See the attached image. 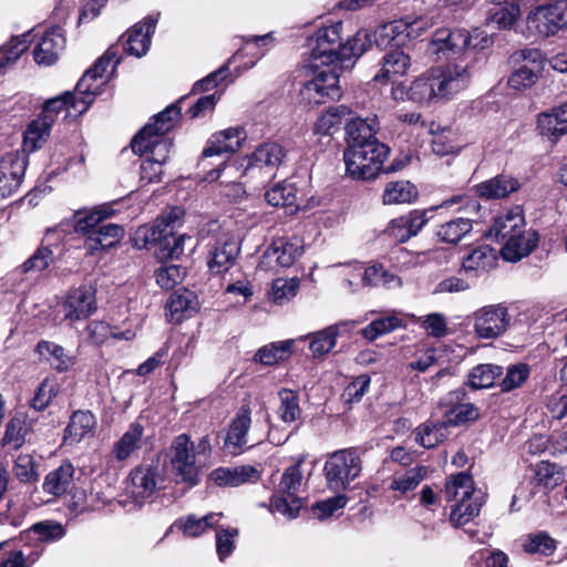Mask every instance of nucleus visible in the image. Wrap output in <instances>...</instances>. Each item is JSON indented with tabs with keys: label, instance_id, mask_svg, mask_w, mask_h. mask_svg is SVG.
<instances>
[{
	"label": "nucleus",
	"instance_id": "5fc2aeb1",
	"mask_svg": "<svg viewBox=\"0 0 567 567\" xmlns=\"http://www.w3.org/2000/svg\"><path fill=\"white\" fill-rule=\"evenodd\" d=\"M472 228L473 224L470 218L458 217L441 224L435 234L440 241L457 244L472 231Z\"/></svg>",
	"mask_w": 567,
	"mask_h": 567
},
{
	"label": "nucleus",
	"instance_id": "3c124183",
	"mask_svg": "<svg viewBox=\"0 0 567 567\" xmlns=\"http://www.w3.org/2000/svg\"><path fill=\"white\" fill-rule=\"evenodd\" d=\"M372 44L371 34L367 30H359L355 34L341 43L339 63L344 64L352 59L360 58Z\"/></svg>",
	"mask_w": 567,
	"mask_h": 567
},
{
	"label": "nucleus",
	"instance_id": "a878e982",
	"mask_svg": "<svg viewBox=\"0 0 567 567\" xmlns=\"http://www.w3.org/2000/svg\"><path fill=\"white\" fill-rule=\"evenodd\" d=\"M538 240L537 231L525 228L522 234L508 238V241L501 247V255L506 261H519L536 248Z\"/></svg>",
	"mask_w": 567,
	"mask_h": 567
},
{
	"label": "nucleus",
	"instance_id": "cd10ccee",
	"mask_svg": "<svg viewBox=\"0 0 567 567\" xmlns=\"http://www.w3.org/2000/svg\"><path fill=\"white\" fill-rule=\"evenodd\" d=\"M353 324V322L344 321L309 336V350L312 357L320 358L329 353L334 348L337 338L343 332H349Z\"/></svg>",
	"mask_w": 567,
	"mask_h": 567
},
{
	"label": "nucleus",
	"instance_id": "79ce46f5",
	"mask_svg": "<svg viewBox=\"0 0 567 567\" xmlns=\"http://www.w3.org/2000/svg\"><path fill=\"white\" fill-rule=\"evenodd\" d=\"M75 470L71 463H63L49 472L43 482L44 492L54 496L66 493L73 482Z\"/></svg>",
	"mask_w": 567,
	"mask_h": 567
},
{
	"label": "nucleus",
	"instance_id": "864d4df0",
	"mask_svg": "<svg viewBox=\"0 0 567 567\" xmlns=\"http://www.w3.org/2000/svg\"><path fill=\"white\" fill-rule=\"evenodd\" d=\"M73 234L71 221L64 220L47 229L41 245L51 250L56 257H60L64 254L69 237Z\"/></svg>",
	"mask_w": 567,
	"mask_h": 567
},
{
	"label": "nucleus",
	"instance_id": "f704fd0d",
	"mask_svg": "<svg viewBox=\"0 0 567 567\" xmlns=\"http://www.w3.org/2000/svg\"><path fill=\"white\" fill-rule=\"evenodd\" d=\"M350 114L351 111L346 105L329 107L315 122L313 134L320 136H332L343 124H346Z\"/></svg>",
	"mask_w": 567,
	"mask_h": 567
},
{
	"label": "nucleus",
	"instance_id": "5701e85b",
	"mask_svg": "<svg viewBox=\"0 0 567 567\" xmlns=\"http://www.w3.org/2000/svg\"><path fill=\"white\" fill-rule=\"evenodd\" d=\"M239 250V241L236 237L219 238L210 251L209 270L215 274L226 272L235 264Z\"/></svg>",
	"mask_w": 567,
	"mask_h": 567
},
{
	"label": "nucleus",
	"instance_id": "c03bdc74",
	"mask_svg": "<svg viewBox=\"0 0 567 567\" xmlns=\"http://www.w3.org/2000/svg\"><path fill=\"white\" fill-rule=\"evenodd\" d=\"M198 301L196 295L188 289L176 290L167 302V309L172 320L181 321L184 317L197 311Z\"/></svg>",
	"mask_w": 567,
	"mask_h": 567
},
{
	"label": "nucleus",
	"instance_id": "9d476101",
	"mask_svg": "<svg viewBox=\"0 0 567 567\" xmlns=\"http://www.w3.org/2000/svg\"><path fill=\"white\" fill-rule=\"evenodd\" d=\"M342 28V22H336L318 29L308 38L312 68H318L319 64L339 63Z\"/></svg>",
	"mask_w": 567,
	"mask_h": 567
},
{
	"label": "nucleus",
	"instance_id": "774afa93",
	"mask_svg": "<svg viewBox=\"0 0 567 567\" xmlns=\"http://www.w3.org/2000/svg\"><path fill=\"white\" fill-rule=\"evenodd\" d=\"M402 326V319H400L395 313H390L373 320L361 330V333L365 339L373 341L380 336L392 332Z\"/></svg>",
	"mask_w": 567,
	"mask_h": 567
},
{
	"label": "nucleus",
	"instance_id": "39448f33",
	"mask_svg": "<svg viewBox=\"0 0 567 567\" xmlns=\"http://www.w3.org/2000/svg\"><path fill=\"white\" fill-rule=\"evenodd\" d=\"M390 148L381 142L347 146L343 158L347 173L354 179L375 178L383 169Z\"/></svg>",
	"mask_w": 567,
	"mask_h": 567
},
{
	"label": "nucleus",
	"instance_id": "37998d69",
	"mask_svg": "<svg viewBox=\"0 0 567 567\" xmlns=\"http://www.w3.org/2000/svg\"><path fill=\"white\" fill-rule=\"evenodd\" d=\"M295 342L293 339H288L268 343L256 351L252 360L262 365H274L289 358L292 353Z\"/></svg>",
	"mask_w": 567,
	"mask_h": 567
},
{
	"label": "nucleus",
	"instance_id": "473e14b6",
	"mask_svg": "<svg viewBox=\"0 0 567 567\" xmlns=\"http://www.w3.org/2000/svg\"><path fill=\"white\" fill-rule=\"evenodd\" d=\"M209 477L218 486L237 487L248 482H256L259 478V473L254 466L244 465L234 468H216Z\"/></svg>",
	"mask_w": 567,
	"mask_h": 567
},
{
	"label": "nucleus",
	"instance_id": "0e129e2a",
	"mask_svg": "<svg viewBox=\"0 0 567 567\" xmlns=\"http://www.w3.org/2000/svg\"><path fill=\"white\" fill-rule=\"evenodd\" d=\"M427 470L425 466H416L403 474H396L390 483V488L406 495L414 491L419 484L425 478Z\"/></svg>",
	"mask_w": 567,
	"mask_h": 567
},
{
	"label": "nucleus",
	"instance_id": "ea45409f",
	"mask_svg": "<svg viewBox=\"0 0 567 567\" xmlns=\"http://www.w3.org/2000/svg\"><path fill=\"white\" fill-rule=\"evenodd\" d=\"M346 131L348 135V146L363 145L368 142H379L374 134L377 132L375 118H348L346 121Z\"/></svg>",
	"mask_w": 567,
	"mask_h": 567
},
{
	"label": "nucleus",
	"instance_id": "f3484780",
	"mask_svg": "<svg viewBox=\"0 0 567 567\" xmlns=\"http://www.w3.org/2000/svg\"><path fill=\"white\" fill-rule=\"evenodd\" d=\"M95 289L92 286H81L71 291L64 303V319L71 322L86 319L96 310Z\"/></svg>",
	"mask_w": 567,
	"mask_h": 567
},
{
	"label": "nucleus",
	"instance_id": "2eb2a0df",
	"mask_svg": "<svg viewBox=\"0 0 567 567\" xmlns=\"http://www.w3.org/2000/svg\"><path fill=\"white\" fill-rule=\"evenodd\" d=\"M251 425V411L247 406H241L236 416L231 420L228 426L227 435L225 437L224 446L231 454H239L248 446L250 442L248 431ZM261 442V439H256L251 442L249 447H252Z\"/></svg>",
	"mask_w": 567,
	"mask_h": 567
},
{
	"label": "nucleus",
	"instance_id": "4be33fe9",
	"mask_svg": "<svg viewBox=\"0 0 567 567\" xmlns=\"http://www.w3.org/2000/svg\"><path fill=\"white\" fill-rule=\"evenodd\" d=\"M464 390H455L444 399L443 404L449 408L444 413L446 424L460 425L478 417V409L470 402H464Z\"/></svg>",
	"mask_w": 567,
	"mask_h": 567
},
{
	"label": "nucleus",
	"instance_id": "c9c22d12",
	"mask_svg": "<svg viewBox=\"0 0 567 567\" xmlns=\"http://www.w3.org/2000/svg\"><path fill=\"white\" fill-rule=\"evenodd\" d=\"M267 203L275 207L285 208L286 213L292 215L299 209L297 188L291 183L276 184L265 194Z\"/></svg>",
	"mask_w": 567,
	"mask_h": 567
},
{
	"label": "nucleus",
	"instance_id": "338daca9",
	"mask_svg": "<svg viewBox=\"0 0 567 567\" xmlns=\"http://www.w3.org/2000/svg\"><path fill=\"white\" fill-rule=\"evenodd\" d=\"M75 101H80V99L75 97V91L74 92H65L59 96H55L53 99H50L45 102L41 116L45 117L51 124L54 123L56 115L63 110L66 109L69 112H74L80 114L73 104Z\"/></svg>",
	"mask_w": 567,
	"mask_h": 567
},
{
	"label": "nucleus",
	"instance_id": "7c9ffc66",
	"mask_svg": "<svg viewBox=\"0 0 567 567\" xmlns=\"http://www.w3.org/2000/svg\"><path fill=\"white\" fill-rule=\"evenodd\" d=\"M519 182L506 174H499L475 186L476 194L485 199H499L519 189Z\"/></svg>",
	"mask_w": 567,
	"mask_h": 567
},
{
	"label": "nucleus",
	"instance_id": "f8f14e48",
	"mask_svg": "<svg viewBox=\"0 0 567 567\" xmlns=\"http://www.w3.org/2000/svg\"><path fill=\"white\" fill-rule=\"evenodd\" d=\"M528 29L549 37L567 28V0H555L536 7L527 17Z\"/></svg>",
	"mask_w": 567,
	"mask_h": 567
},
{
	"label": "nucleus",
	"instance_id": "f257e3e1",
	"mask_svg": "<svg viewBox=\"0 0 567 567\" xmlns=\"http://www.w3.org/2000/svg\"><path fill=\"white\" fill-rule=\"evenodd\" d=\"M177 104L167 106L154 117V123L146 124L133 138V153L145 156L141 164V181L145 184L157 183L163 174V165L168 159L172 140L167 133L179 118Z\"/></svg>",
	"mask_w": 567,
	"mask_h": 567
},
{
	"label": "nucleus",
	"instance_id": "de8ad7c7",
	"mask_svg": "<svg viewBox=\"0 0 567 567\" xmlns=\"http://www.w3.org/2000/svg\"><path fill=\"white\" fill-rule=\"evenodd\" d=\"M52 124L43 116L33 120L23 134V153H32L43 146L47 142Z\"/></svg>",
	"mask_w": 567,
	"mask_h": 567
},
{
	"label": "nucleus",
	"instance_id": "aec40b11",
	"mask_svg": "<svg viewBox=\"0 0 567 567\" xmlns=\"http://www.w3.org/2000/svg\"><path fill=\"white\" fill-rule=\"evenodd\" d=\"M110 501V495L101 480H94L89 488H75L71 495V505L74 511H99Z\"/></svg>",
	"mask_w": 567,
	"mask_h": 567
},
{
	"label": "nucleus",
	"instance_id": "dca6fc26",
	"mask_svg": "<svg viewBox=\"0 0 567 567\" xmlns=\"http://www.w3.org/2000/svg\"><path fill=\"white\" fill-rule=\"evenodd\" d=\"M156 23L157 19L152 16L135 23L121 39L123 50L127 54L136 58L144 56L151 47V40Z\"/></svg>",
	"mask_w": 567,
	"mask_h": 567
},
{
	"label": "nucleus",
	"instance_id": "393cba45",
	"mask_svg": "<svg viewBox=\"0 0 567 567\" xmlns=\"http://www.w3.org/2000/svg\"><path fill=\"white\" fill-rule=\"evenodd\" d=\"M246 140V133L241 127H229L215 133L209 138L203 152L204 157L223 155L236 152Z\"/></svg>",
	"mask_w": 567,
	"mask_h": 567
},
{
	"label": "nucleus",
	"instance_id": "49530a36",
	"mask_svg": "<svg viewBox=\"0 0 567 567\" xmlns=\"http://www.w3.org/2000/svg\"><path fill=\"white\" fill-rule=\"evenodd\" d=\"M32 426V419L27 413L17 412L7 425V430L2 439L3 445H8L13 449L20 447Z\"/></svg>",
	"mask_w": 567,
	"mask_h": 567
},
{
	"label": "nucleus",
	"instance_id": "9b49d317",
	"mask_svg": "<svg viewBox=\"0 0 567 567\" xmlns=\"http://www.w3.org/2000/svg\"><path fill=\"white\" fill-rule=\"evenodd\" d=\"M470 319L476 337L486 340L499 338L511 324L508 309L502 303L481 307L471 315Z\"/></svg>",
	"mask_w": 567,
	"mask_h": 567
},
{
	"label": "nucleus",
	"instance_id": "0eeeda50",
	"mask_svg": "<svg viewBox=\"0 0 567 567\" xmlns=\"http://www.w3.org/2000/svg\"><path fill=\"white\" fill-rule=\"evenodd\" d=\"M165 468L158 463L141 464L125 480L124 496L135 506H142L165 487Z\"/></svg>",
	"mask_w": 567,
	"mask_h": 567
},
{
	"label": "nucleus",
	"instance_id": "72a5a7b5",
	"mask_svg": "<svg viewBox=\"0 0 567 567\" xmlns=\"http://www.w3.org/2000/svg\"><path fill=\"white\" fill-rule=\"evenodd\" d=\"M471 42L466 49V63H451L453 66L466 68L467 73V85L472 73L477 63L483 59V51L492 47L493 38L485 31L475 29L473 32L470 31Z\"/></svg>",
	"mask_w": 567,
	"mask_h": 567
},
{
	"label": "nucleus",
	"instance_id": "69168bd1",
	"mask_svg": "<svg viewBox=\"0 0 567 567\" xmlns=\"http://www.w3.org/2000/svg\"><path fill=\"white\" fill-rule=\"evenodd\" d=\"M28 35L13 38L8 44L0 48V74H4L20 59L29 47Z\"/></svg>",
	"mask_w": 567,
	"mask_h": 567
},
{
	"label": "nucleus",
	"instance_id": "13d9d810",
	"mask_svg": "<svg viewBox=\"0 0 567 567\" xmlns=\"http://www.w3.org/2000/svg\"><path fill=\"white\" fill-rule=\"evenodd\" d=\"M364 278L365 286L383 287L386 289H399L402 286V279L381 264L367 266Z\"/></svg>",
	"mask_w": 567,
	"mask_h": 567
},
{
	"label": "nucleus",
	"instance_id": "7ed1b4c3",
	"mask_svg": "<svg viewBox=\"0 0 567 567\" xmlns=\"http://www.w3.org/2000/svg\"><path fill=\"white\" fill-rule=\"evenodd\" d=\"M171 451V464L177 480L196 485L212 452L208 435L202 436L195 444L187 434H179L173 440Z\"/></svg>",
	"mask_w": 567,
	"mask_h": 567
},
{
	"label": "nucleus",
	"instance_id": "c756f323",
	"mask_svg": "<svg viewBox=\"0 0 567 567\" xmlns=\"http://www.w3.org/2000/svg\"><path fill=\"white\" fill-rule=\"evenodd\" d=\"M124 237V228L118 224H105L93 231L84 240L83 247L87 254L114 247Z\"/></svg>",
	"mask_w": 567,
	"mask_h": 567
},
{
	"label": "nucleus",
	"instance_id": "09e8293b",
	"mask_svg": "<svg viewBox=\"0 0 567 567\" xmlns=\"http://www.w3.org/2000/svg\"><path fill=\"white\" fill-rule=\"evenodd\" d=\"M91 342L100 344L112 337L115 340H132L136 331L132 328L120 330L116 326H110L103 321H92L86 327Z\"/></svg>",
	"mask_w": 567,
	"mask_h": 567
},
{
	"label": "nucleus",
	"instance_id": "b1692460",
	"mask_svg": "<svg viewBox=\"0 0 567 567\" xmlns=\"http://www.w3.org/2000/svg\"><path fill=\"white\" fill-rule=\"evenodd\" d=\"M65 38L60 28L45 31L33 50L38 64L52 65L64 49Z\"/></svg>",
	"mask_w": 567,
	"mask_h": 567
},
{
	"label": "nucleus",
	"instance_id": "a19ab883",
	"mask_svg": "<svg viewBox=\"0 0 567 567\" xmlns=\"http://www.w3.org/2000/svg\"><path fill=\"white\" fill-rule=\"evenodd\" d=\"M37 351L59 372L70 370L75 363L73 355L69 354L63 347L51 341H40L37 344Z\"/></svg>",
	"mask_w": 567,
	"mask_h": 567
},
{
	"label": "nucleus",
	"instance_id": "680f3d73",
	"mask_svg": "<svg viewBox=\"0 0 567 567\" xmlns=\"http://www.w3.org/2000/svg\"><path fill=\"white\" fill-rule=\"evenodd\" d=\"M429 132L433 135L432 151L439 156L454 154L458 151V145L455 143L453 132L449 128H442L435 123L429 125Z\"/></svg>",
	"mask_w": 567,
	"mask_h": 567
},
{
	"label": "nucleus",
	"instance_id": "6e6d98bb",
	"mask_svg": "<svg viewBox=\"0 0 567 567\" xmlns=\"http://www.w3.org/2000/svg\"><path fill=\"white\" fill-rule=\"evenodd\" d=\"M339 63L332 64H319L315 69L312 80L324 89V94H328L329 99H337L340 96L339 87Z\"/></svg>",
	"mask_w": 567,
	"mask_h": 567
},
{
	"label": "nucleus",
	"instance_id": "6ab92c4d",
	"mask_svg": "<svg viewBox=\"0 0 567 567\" xmlns=\"http://www.w3.org/2000/svg\"><path fill=\"white\" fill-rule=\"evenodd\" d=\"M285 156L286 152L280 144L275 142L265 143L254 152L247 172L252 174L256 169H264L266 177L272 178Z\"/></svg>",
	"mask_w": 567,
	"mask_h": 567
},
{
	"label": "nucleus",
	"instance_id": "052dcab7",
	"mask_svg": "<svg viewBox=\"0 0 567 567\" xmlns=\"http://www.w3.org/2000/svg\"><path fill=\"white\" fill-rule=\"evenodd\" d=\"M447 424L444 422H426L416 429V441L425 449L435 447L447 435Z\"/></svg>",
	"mask_w": 567,
	"mask_h": 567
},
{
	"label": "nucleus",
	"instance_id": "20e7f679",
	"mask_svg": "<svg viewBox=\"0 0 567 567\" xmlns=\"http://www.w3.org/2000/svg\"><path fill=\"white\" fill-rule=\"evenodd\" d=\"M443 495L446 502H455L450 514V522L455 527L478 516L485 503L483 491L475 488L472 476L464 472L453 475L446 482Z\"/></svg>",
	"mask_w": 567,
	"mask_h": 567
},
{
	"label": "nucleus",
	"instance_id": "e433bc0d",
	"mask_svg": "<svg viewBox=\"0 0 567 567\" xmlns=\"http://www.w3.org/2000/svg\"><path fill=\"white\" fill-rule=\"evenodd\" d=\"M495 250L488 245H481L472 249L462 261V269L465 272H473L478 276L492 269L496 264Z\"/></svg>",
	"mask_w": 567,
	"mask_h": 567
},
{
	"label": "nucleus",
	"instance_id": "4c0bfd02",
	"mask_svg": "<svg viewBox=\"0 0 567 567\" xmlns=\"http://www.w3.org/2000/svg\"><path fill=\"white\" fill-rule=\"evenodd\" d=\"M144 427L140 423L130 424L123 435L113 444L112 454L120 461H126L141 447Z\"/></svg>",
	"mask_w": 567,
	"mask_h": 567
},
{
	"label": "nucleus",
	"instance_id": "423d86ee",
	"mask_svg": "<svg viewBox=\"0 0 567 567\" xmlns=\"http://www.w3.org/2000/svg\"><path fill=\"white\" fill-rule=\"evenodd\" d=\"M120 63L117 50L110 48L106 52L87 70L75 86V101L73 106L82 114L93 103L95 97L102 93L103 86L109 81L110 73H113Z\"/></svg>",
	"mask_w": 567,
	"mask_h": 567
},
{
	"label": "nucleus",
	"instance_id": "e2e57ef3",
	"mask_svg": "<svg viewBox=\"0 0 567 567\" xmlns=\"http://www.w3.org/2000/svg\"><path fill=\"white\" fill-rule=\"evenodd\" d=\"M299 288L300 281L297 277L277 278L271 284L269 298L277 305H285L296 297Z\"/></svg>",
	"mask_w": 567,
	"mask_h": 567
},
{
	"label": "nucleus",
	"instance_id": "a211bd4d",
	"mask_svg": "<svg viewBox=\"0 0 567 567\" xmlns=\"http://www.w3.org/2000/svg\"><path fill=\"white\" fill-rule=\"evenodd\" d=\"M525 226L523 208L514 206L494 218L493 225L489 228V236L503 246L508 241V238L522 234L526 228Z\"/></svg>",
	"mask_w": 567,
	"mask_h": 567
},
{
	"label": "nucleus",
	"instance_id": "412c9836",
	"mask_svg": "<svg viewBox=\"0 0 567 567\" xmlns=\"http://www.w3.org/2000/svg\"><path fill=\"white\" fill-rule=\"evenodd\" d=\"M114 214L113 205L107 203L92 209H79L68 221H71L73 233L90 236L97 230L96 227L103 220L114 216Z\"/></svg>",
	"mask_w": 567,
	"mask_h": 567
},
{
	"label": "nucleus",
	"instance_id": "bf43d9fd",
	"mask_svg": "<svg viewBox=\"0 0 567 567\" xmlns=\"http://www.w3.org/2000/svg\"><path fill=\"white\" fill-rule=\"evenodd\" d=\"M96 422L90 411H76L72 414L66 427L65 440L80 442L87 433H91Z\"/></svg>",
	"mask_w": 567,
	"mask_h": 567
},
{
	"label": "nucleus",
	"instance_id": "1a4fd4ad",
	"mask_svg": "<svg viewBox=\"0 0 567 567\" xmlns=\"http://www.w3.org/2000/svg\"><path fill=\"white\" fill-rule=\"evenodd\" d=\"M362 463L354 449L333 452L326 461L323 472L327 485L334 492L346 491L361 473Z\"/></svg>",
	"mask_w": 567,
	"mask_h": 567
},
{
	"label": "nucleus",
	"instance_id": "f03ea898",
	"mask_svg": "<svg viewBox=\"0 0 567 567\" xmlns=\"http://www.w3.org/2000/svg\"><path fill=\"white\" fill-rule=\"evenodd\" d=\"M465 69L451 63L430 69L410 84V101L432 104L452 99L468 86Z\"/></svg>",
	"mask_w": 567,
	"mask_h": 567
},
{
	"label": "nucleus",
	"instance_id": "603ef678",
	"mask_svg": "<svg viewBox=\"0 0 567 567\" xmlns=\"http://www.w3.org/2000/svg\"><path fill=\"white\" fill-rule=\"evenodd\" d=\"M383 204H410L417 198L416 187L409 181H395L385 185Z\"/></svg>",
	"mask_w": 567,
	"mask_h": 567
},
{
	"label": "nucleus",
	"instance_id": "6e6552de",
	"mask_svg": "<svg viewBox=\"0 0 567 567\" xmlns=\"http://www.w3.org/2000/svg\"><path fill=\"white\" fill-rule=\"evenodd\" d=\"M470 42V31L464 28H440L433 33L426 51L436 61L450 60V63L464 64Z\"/></svg>",
	"mask_w": 567,
	"mask_h": 567
},
{
	"label": "nucleus",
	"instance_id": "58836bf2",
	"mask_svg": "<svg viewBox=\"0 0 567 567\" xmlns=\"http://www.w3.org/2000/svg\"><path fill=\"white\" fill-rule=\"evenodd\" d=\"M456 204H465L466 207L470 205V200L465 196H452L444 200L441 205L432 206L427 209H414L406 214L408 228L410 229L412 236H416L421 229L427 224V221L432 218L433 212L442 208H450Z\"/></svg>",
	"mask_w": 567,
	"mask_h": 567
},
{
	"label": "nucleus",
	"instance_id": "bb28decb",
	"mask_svg": "<svg viewBox=\"0 0 567 567\" xmlns=\"http://www.w3.org/2000/svg\"><path fill=\"white\" fill-rule=\"evenodd\" d=\"M537 128L543 136L554 142L567 134V103L540 113L537 118Z\"/></svg>",
	"mask_w": 567,
	"mask_h": 567
},
{
	"label": "nucleus",
	"instance_id": "c85d7f7f",
	"mask_svg": "<svg viewBox=\"0 0 567 567\" xmlns=\"http://www.w3.org/2000/svg\"><path fill=\"white\" fill-rule=\"evenodd\" d=\"M411 66L410 56L402 50L395 49L384 54L381 68L373 76L377 83L385 84L394 76H403Z\"/></svg>",
	"mask_w": 567,
	"mask_h": 567
},
{
	"label": "nucleus",
	"instance_id": "2f4dec72",
	"mask_svg": "<svg viewBox=\"0 0 567 567\" xmlns=\"http://www.w3.org/2000/svg\"><path fill=\"white\" fill-rule=\"evenodd\" d=\"M540 52L538 50H529L524 52V59H529L533 66L523 65L515 70L507 80L509 87L522 91L534 85L538 80V74L542 70Z\"/></svg>",
	"mask_w": 567,
	"mask_h": 567
},
{
	"label": "nucleus",
	"instance_id": "a18cd8bd",
	"mask_svg": "<svg viewBox=\"0 0 567 567\" xmlns=\"http://www.w3.org/2000/svg\"><path fill=\"white\" fill-rule=\"evenodd\" d=\"M164 221L157 219L152 225H143L137 228L133 237V244L138 249L148 248L159 243L163 246H169L171 239L163 228Z\"/></svg>",
	"mask_w": 567,
	"mask_h": 567
},
{
	"label": "nucleus",
	"instance_id": "4d7b16f0",
	"mask_svg": "<svg viewBox=\"0 0 567 567\" xmlns=\"http://www.w3.org/2000/svg\"><path fill=\"white\" fill-rule=\"evenodd\" d=\"M404 30L405 24L400 20L383 23L371 34L372 42L380 49H385L393 42L401 44L404 38Z\"/></svg>",
	"mask_w": 567,
	"mask_h": 567
},
{
	"label": "nucleus",
	"instance_id": "4468645a",
	"mask_svg": "<svg viewBox=\"0 0 567 567\" xmlns=\"http://www.w3.org/2000/svg\"><path fill=\"white\" fill-rule=\"evenodd\" d=\"M301 240L297 237H279L264 251L259 267L264 270L288 268L302 255Z\"/></svg>",
	"mask_w": 567,
	"mask_h": 567
},
{
	"label": "nucleus",
	"instance_id": "8fccbe9b",
	"mask_svg": "<svg viewBox=\"0 0 567 567\" xmlns=\"http://www.w3.org/2000/svg\"><path fill=\"white\" fill-rule=\"evenodd\" d=\"M338 269V277L341 279L342 288L355 292L365 287V267L359 261L334 265Z\"/></svg>",
	"mask_w": 567,
	"mask_h": 567
},
{
	"label": "nucleus",
	"instance_id": "ddd939ff",
	"mask_svg": "<svg viewBox=\"0 0 567 567\" xmlns=\"http://www.w3.org/2000/svg\"><path fill=\"white\" fill-rule=\"evenodd\" d=\"M28 155L12 151L0 157V199L16 195L24 179Z\"/></svg>",
	"mask_w": 567,
	"mask_h": 567
}]
</instances>
